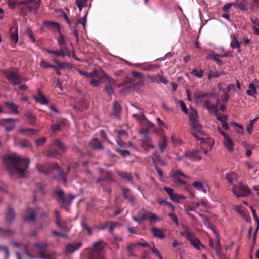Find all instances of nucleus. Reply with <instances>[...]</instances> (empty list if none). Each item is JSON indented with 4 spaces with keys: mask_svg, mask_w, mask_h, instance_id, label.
<instances>
[{
    "mask_svg": "<svg viewBox=\"0 0 259 259\" xmlns=\"http://www.w3.org/2000/svg\"><path fill=\"white\" fill-rule=\"evenodd\" d=\"M3 161L11 175H17L21 177L24 176L29 164L27 159L11 155L4 157Z\"/></svg>",
    "mask_w": 259,
    "mask_h": 259,
    "instance_id": "1",
    "label": "nucleus"
},
{
    "mask_svg": "<svg viewBox=\"0 0 259 259\" xmlns=\"http://www.w3.org/2000/svg\"><path fill=\"white\" fill-rule=\"evenodd\" d=\"M36 168L39 172H41L45 175H48L56 170L59 176L58 177L55 178L57 179L60 182L66 184L67 181L65 172L61 168L60 166L57 163H53L51 164H47L45 165H36Z\"/></svg>",
    "mask_w": 259,
    "mask_h": 259,
    "instance_id": "2",
    "label": "nucleus"
},
{
    "mask_svg": "<svg viewBox=\"0 0 259 259\" xmlns=\"http://www.w3.org/2000/svg\"><path fill=\"white\" fill-rule=\"evenodd\" d=\"M194 98L197 103L203 104L204 108H206L209 112L211 109L216 110V105H212V100L216 99L215 94L213 93H208L200 91H196L194 94Z\"/></svg>",
    "mask_w": 259,
    "mask_h": 259,
    "instance_id": "3",
    "label": "nucleus"
},
{
    "mask_svg": "<svg viewBox=\"0 0 259 259\" xmlns=\"http://www.w3.org/2000/svg\"><path fill=\"white\" fill-rule=\"evenodd\" d=\"M67 150V147L59 139H57L52 142L48 149L45 151V155L48 157L57 158Z\"/></svg>",
    "mask_w": 259,
    "mask_h": 259,
    "instance_id": "4",
    "label": "nucleus"
},
{
    "mask_svg": "<svg viewBox=\"0 0 259 259\" xmlns=\"http://www.w3.org/2000/svg\"><path fill=\"white\" fill-rule=\"evenodd\" d=\"M104 247V243L103 241L94 243L93 248L90 251L87 259H105Z\"/></svg>",
    "mask_w": 259,
    "mask_h": 259,
    "instance_id": "5",
    "label": "nucleus"
},
{
    "mask_svg": "<svg viewBox=\"0 0 259 259\" xmlns=\"http://www.w3.org/2000/svg\"><path fill=\"white\" fill-rule=\"evenodd\" d=\"M133 219L135 222L139 224L146 220H149L150 223L159 221V217L156 214L146 210L144 209H142L139 211L137 217L133 216Z\"/></svg>",
    "mask_w": 259,
    "mask_h": 259,
    "instance_id": "6",
    "label": "nucleus"
},
{
    "mask_svg": "<svg viewBox=\"0 0 259 259\" xmlns=\"http://www.w3.org/2000/svg\"><path fill=\"white\" fill-rule=\"evenodd\" d=\"M183 228L185 229L184 232H181V235L187 239L191 243V244L196 249L200 250V247H204V246L201 243L199 239L196 237L193 233L189 231V228L185 226Z\"/></svg>",
    "mask_w": 259,
    "mask_h": 259,
    "instance_id": "7",
    "label": "nucleus"
},
{
    "mask_svg": "<svg viewBox=\"0 0 259 259\" xmlns=\"http://www.w3.org/2000/svg\"><path fill=\"white\" fill-rule=\"evenodd\" d=\"M34 246L39 250V258L41 259H56L55 253L54 252H46V250L48 247V244L47 242L35 243Z\"/></svg>",
    "mask_w": 259,
    "mask_h": 259,
    "instance_id": "8",
    "label": "nucleus"
},
{
    "mask_svg": "<svg viewBox=\"0 0 259 259\" xmlns=\"http://www.w3.org/2000/svg\"><path fill=\"white\" fill-rule=\"evenodd\" d=\"M233 193L237 197H244L249 196L251 191L247 185L240 183L233 185Z\"/></svg>",
    "mask_w": 259,
    "mask_h": 259,
    "instance_id": "9",
    "label": "nucleus"
},
{
    "mask_svg": "<svg viewBox=\"0 0 259 259\" xmlns=\"http://www.w3.org/2000/svg\"><path fill=\"white\" fill-rule=\"evenodd\" d=\"M31 4V6L28 4L21 7L20 11L21 15L26 16L27 15L28 12L33 13L34 14L37 13V10L40 7V0H36L33 2Z\"/></svg>",
    "mask_w": 259,
    "mask_h": 259,
    "instance_id": "10",
    "label": "nucleus"
},
{
    "mask_svg": "<svg viewBox=\"0 0 259 259\" xmlns=\"http://www.w3.org/2000/svg\"><path fill=\"white\" fill-rule=\"evenodd\" d=\"M54 194L57 196V202L62 204H69L74 198V196L71 194L65 195L64 191L60 189H56Z\"/></svg>",
    "mask_w": 259,
    "mask_h": 259,
    "instance_id": "11",
    "label": "nucleus"
},
{
    "mask_svg": "<svg viewBox=\"0 0 259 259\" xmlns=\"http://www.w3.org/2000/svg\"><path fill=\"white\" fill-rule=\"evenodd\" d=\"M5 75L13 85L20 84L23 81L27 80L18 73L15 71H9L5 73Z\"/></svg>",
    "mask_w": 259,
    "mask_h": 259,
    "instance_id": "12",
    "label": "nucleus"
},
{
    "mask_svg": "<svg viewBox=\"0 0 259 259\" xmlns=\"http://www.w3.org/2000/svg\"><path fill=\"white\" fill-rule=\"evenodd\" d=\"M163 189L167 193L170 199L174 202H180V199H183L185 198V197L182 195H179L174 193V190L171 188L164 187Z\"/></svg>",
    "mask_w": 259,
    "mask_h": 259,
    "instance_id": "13",
    "label": "nucleus"
},
{
    "mask_svg": "<svg viewBox=\"0 0 259 259\" xmlns=\"http://www.w3.org/2000/svg\"><path fill=\"white\" fill-rule=\"evenodd\" d=\"M67 120L64 118H61L58 120L56 122L52 124L51 126V130L53 133L60 131L62 128L67 124Z\"/></svg>",
    "mask_w": 259,
    "mask_h": 259,
    "instance_id": "14",
    "label": "nucleus"
},
{
    "mask_svg": "<svg viewBox=\"0 0 259 259\" xmlns=\"http://www.w3.org/2000/svg\"><path fill=\"white\" fill-rule=\"evenodd\" d=\"M147 77L152 82L163 83L164 84H167L168 82V80L160 74H158L155 76L148 75Z\"/></svg>",
    "mask_w": 259,
    "mask_h": 259,
    "instance_id": "15",
    "label": "nucleus"
},
{
    "mask_svg": "<svg viewBox=\"0 0 259 259\" xmlns=\"http://www.w3.org/2000/svg\"><path fill=\"white\" fill-rule=\"evenodd\" d=\"M201 152V150L186 151L184 154V156L188 157L190 159H195V160H200L202 158L201 156L199 155Z\"/></svg>",
    "mask_w": 259,
    "mask_h": 259,
    "instance_id": "16",
    "label": "nucleus"
},
{
    "mask_svg": "<svg viewBox=\"0 0 259 259\" xmlns=\"http://www.w3.org/2000/svg\"><path fill=\"white\" fill-rule=\"evenodd\" d=\"M123 198L127 200L131 204H134L135 198L132 192L128 189L124 188L122 190Z\"/></svg>",
    "mask_w": 259,
    "mask_h": 259,
    "instance_id": "17",
    "label": "nucleus"
},
{
    "mask_svg": "<svg viewBox=\"0 0 259 259\" xmlns=\"http://www.w3.org/2000/svg\"><path fill=\"white\" fill-rule=\"evenodd\" d=\"M33 99L40 104H48V101L39 89L37 90V94L33 96Z\"/></svg>",
    "mask_w": 259,
    "mask_h": 259,
    "instance_id": "18",
    "label": "nucleus"
},
{
    "mask_svg": "<svg viewBox=\"0 0 259 259\" xmlns=\"http://www.w3.org/2000/svg\"><path fill=\"white\" fill-rule=\"evenodd\" d=\"M112 181H113V179L111 175L108 171L104 173L97 180L98 183L100 184L101 186H103V182L109 183Z\"/></svg>",
    "mask_w": 259,
    "mask_h": 259,
    "instance_id": "19",
    "label": "nucleus"
},
{
    "mask_svg": "<svg viewBox=\"0 0 259 259\" xmlns=\"http://www.w3.org/2000/svg\"><path fill=\"white\" fill-rule=\"evenodd\" d=\"M81 246V242L68 244L66 246V253H72L78 249Z\"/></svg>",
    "mask_w": 259,
    "mask_h": 259,
    "instance_id": "20",
    "label": "nucleus"
},
{
    "mask_svg": "<svg viewBox=\"0 0 259 259\" xmlns=\"http://www.w3.org/2000/svg\"><path fill=\"white\" fill-rule=\"evenodd\" d=\"M142 145L146 149H148L149 148L153 149L154 148L150 137L147 135L145 136L142 141Z\"/></svg>",
    "mask_w": 259,
    "mask_h": 259,
    "instance_id": "21",
    "label": "nucleus"
},
{
    "mask_svg": "<svg viewBox=\"0 0 259 259\" xmlns=\"http://www.w3.org/2000/svg\"><path fill=\"white\" fill-rule=\"evenodd\" d=\"M36 217V212L32 209L28 208L26 210V214L24 217L25 221L32 222L35 220Z\"/></svg>",
    "mask_w": 259,
    "mask_h": 259,
    "instance_id": "22",
    "label": "nucleus"
},
{
    "mask_svg": "<svg viewBox=\"0 0 259 259\" xmlns=\"http://www.w3.org/2000/svg\"><path fill=\"white\" fill-rule=\"evenodd\" d=\"M151 232L153 237L155 238H159V239H163L165 238V234L160 228L153 227L151 228Z\"/></svg>",
    "mask_w": 259,
    "mask_h": 259,
    "instance_id": "23",
    "label": "nucleus"
},
{
    "mask_svg": "<svg viewBox=\"0 0 259 259\" xmlns=\"http://www.w3.org/2000/svg\"><path fill=\"white\" fill-rule=\"evenodd\" d=\"M223 144L229 151L232 152L233 151L234 144L230 136L224 139Z\"/></svg>",
    "mask_w": 259,
    "mask_h": 259,
    "instance_id": "24",
    "label": "nucleus"
},
{
    "mask_svg": "<svg viewBox=\"0 0 259 259\" xmlns=\"http://www.w3.org/2000/svg\"><path fill=\"white\" fill-rule=\"evenodd\" d=\"M167 140L165 136L162 135L158 142V146L160 152L163 153L167 146Z\"/></svg>",
    "mask_w": 259,
    "mask_h": 259,
    "instance_id": "25",
    "label": "nucleus"
},
{
    "mask_svg": "<svg viewBox=\"0 0 259 259\" xmlns=\"http://www.w3.org/2000/svg\"><path fill=\"white\" fill-rule=\"evenodd\" d=\"M234 209L243 217L244 219L247 220L248 218H249L248 215L246 213V209L243 208L242 205H235L234 207Z\"/></svg>",
    "mask_w": 259,
    "mask_h": 259,
    "instance_id": "26",
    "label": "nucleus"
},
{
    "mask_svg": "<svg viewBox=\"0 0 259 259\" xmlns=\"http://www.w3.org/2000/svg\"><path fill=\"white\" fill-rule=\"evenodd\" d=\"M231 38L232 40L230 42L231 47L233 49H237L238 52L240 53V43L238 41L237 37L235 35H233L231 36Z\"/></svg>",
    "mask_w": 259,
    "mask_h": 259,
    "instance_id": "27",
    "label": "nucleus"
},
{
    "mask_svg": "<svg viewBox=\"0 0 259 259\" xmlns=\"http://www.w3.org/2000/svg\"><path fill=\"white\" fill-rule=\"evenodd\" d=\"M44 25L49 29H54L57 31H60V25L57 23L50 21H45L44 22Z\"/></svg>",
    "mask_w": 259,
    "mask_h": 259,
    "instance_id": "28",
    "label": "nucleus"
},
{
    "mask_svg": "<svg viewBox=\"0 0 259 259\" xmlns=\"http://www.w3.org/2000/svg\"><path fill=\"white\" fill-rule=\"evenodd\" d=\"M15 216V213L14 209L11 206H9L7 211V221L10 223L12 222L14 220Z\"/></svg>",
    "mask_w": 259,
    "mask_h": 259,
    "instance_id": "29",
    "label": "nucleus"
},
{
    "mask_svg": "<svg viewBox=\"0 0 259 259\" xmlns=\"http://www.w3.org/2000/svg\"><path fill=\"white\" fill-rule=\"evenodd\" d=\"M5 104L13 113L16 114H19L18 106L14 103L6 102Z\"/></svg>",
    "mask_w": 259,
    "mask_h": 259,
    "instance_id": "30",
    "label": "nucleus"
},
{
    "mask_svg": "<svg viewBox=\"0 0 259 259\" xmlns=\"http://www.w3.org/2000/svg\"><path fill=\"white\" fill-rule=\"evenodd\" d=\"M90 146L93 148L97 150L102 149L103 147L101 143L98 139H93L90 143Z\"/></svg>",
    "mask_w": 259,
    "mask_h": 259,
    "instance_id": "31",
    "label": "nucleus"
},
{
    "mask_svg": "<svg viewBox=\"0 0 259 259\" xmlns=\"http://www.w3.org/2000/svg\"><path fill=\"white\" fill-rule=\"evenodd\" d=\"M121 111V106L117 102H114L113 106V113L115 117L119 118Z\"/></svg>",
    "mask_w": 259,
    "mask_h": 259,
    "instance_id": "32",
    "label": "nucleus"
},
{
    "mask_svg": "<svg viewBox=\"0 0 259 259\" xmlns=\"http://www.w3.org/2000/svg\"><path fill=\"white\" fill-rule=\"evenodd\" d=\"M118 175L122 178L123 179H126L128 182L131 184L134 185V181L133 176L129 173L127 172H120L118 173Z\"/></svg>",
    "mask_w": 259,
    "mask_h": 259,
    "instance_id": "33",
    "label": "nucleus"
},
{
    "mask_svg": "<svg viewBox=\"0 0 259 259\" xmlns=\"http://www.w3.org/2000/svg\"><path fill=\"white\" fill-rule=\"evenodd\" d=\"M172 176H173V177H174L175 178H176L177 179V181L179 182H180V183L183 184V185H185L186 184L185 181H184L183 180H182L179 178L180 176H183L184 177H186V176L184 173H183L181 170H177L173 172Z\"/></svg>",
    "mask_w": 259,
    "mask_h": 259,
    "instance_id": "34",
    "label": "nucleus"
},
{
    "mask_svg": "<svg viewBox=\"0 0 259 259\" xmlns=\"http://www.w3.org/2000/svg\"><path fill=\"white\" fill-rule=\"evenodd\" d=\"M94 73L95 74V77L102 80L103 78H105L107 74L105 73L101 69L95 68L94 69Z\"/></svg>",
    "mask_w": 259,
    "mask_h": 259,
    "instance_id": "35",
    "label": "nucleus"
},
{
    "mask_svg": "<svg viewBox=\"0 0 259 259\" xmlns=\"http://www.w3.org/2000/svg\"><path fill=\"white\" fill-rule=\"evenodd\" d=\"M219 56L215 55V53L214 52H212L211 53L208 54L207 56V59H212L218 65H221L222 64L223 62L221 60H220L219 58Z\"/></svg>",
    "mask_w": 259,
    "mask_h": 259,
    "instance_id": "36",
    "label": "nucleus"
},
{
    "mask_svg": "<svg viewBox=\"0 0 259 259\" xmlns=\"http://www.w3.org/2000/svg\"><path fill=\"white\" fill-rule=\"evenodd\" d=\"M117 143L118 145V148H121V149H127V148L133 147V145L131 142L125 143L120 139L117 140Z\"/></svg>",
    "mask_w": 259,
    "mask_h": 259,
    "instance_id": "37",
    "label": "nucleus"
},
{
    "mask_svg": "<svg viewBox=\"0 0 259 259\" xmlns=\"http://www.w3.org/2000/svg\"><path fill=\"white\" fill-rule=\"evenodd\" d=\"M89 0H75V4L80 12L83 7L88 6V2Z\"/></svg>",
    "mask_w": 259,
    "mask_h": 259,
    "instance_id": "38",
    "label": "nucleus"
},
{
    "mask_svg": "<svg viewBox=\"0 0 259 259\" xmlns=\"http://www.w3.org/2000/svg\"><path fill=\"white\" fill-rule=\"evenodd\" d=\"M25 116L27 118V119L29 121L30 123L31 124H34L36 117L33 114V113L31 111H27L25 113Z\"/></svg>",
    "mask_w": 259,
    "mask_h": 259,
    "instance_id": "39",
    "label": "nucleus"
},
{
    "mask_svg": "<svg viewBox=\"0 0 259 259\" xmlns=\"http://www.w3.org/2000/svg\"><path fill=\"white\" fill-rule=\"evenodd\" d=\"M56 224L61 229L65 231H68L70 228V227L68 226L67 222L65 220H62V219L60 220L59 222H57Z\"/></svg>",
    "mask_w": 259,
    "mask_h": 259,
    "instance_id": "40",
    "label": "nucleus"
},
{
    "mask_svg": "<svg viewBox=\"0 0 259 259\" xmlns=\"http://www.w3.org/2000/svg\"><path fill=\"white\" fill-rule=\"evenodd\" d=\"M253 219L254 220V221H255L256 223V225H257V226H256V230H255V231L253 234V238H252V243H253V245H252V249L253 248V245H254L255 243V239H256V232L258 229V228H259V218L257 216L256 214L254 215L253 216Z\"/></svg>",
    "mask_w": 259,
    "mask_h": 259,
    "instance_id": "41",
    "label": "nucleus"
},
{
    "mask_svg": "<svg viewBox=\"0 0 259 259\" xmlns=\"http://www.w3.org/2000/svg\"><path fill=\"white\" fill-rule=\"evenodd\" d=\"M190 125L196 133H201V125L198 120L190 122Z\"/></svg>",
    "mask_w": 259,
    "mask_h": 259,
    "instance_id": "42",
    "label": "nucleus"
},
{
    "mask_svg": "<svg viewBox=\"0 0 259 259\" xmlns=\"http://www.w3.org/2000/svg\"><path fill=\"white\" fill-rule=\"evenodd\" d=\"M237 175L234 172L227 174L226 175V179L231 184H233L234 181L237 179Z\"/></svg>",
    "mask_w": 259,
    "mask_h": 259,
    "instance_id": "43",
    "label": "nucleus"
},
{
    "mask_svg": "<svg viewBox=\"0 0 259 259\" xmlns=\"http://www.w3.org/2000/svg\"><path fill=\"white\" fill-rule=\"evenodd\" d=\"M54 62L57 64L58 67L60 69H64L66 66L68 68H71L72 64L69 63L61 62L58 60L54 59Z\"/></svg>",
    "mask_w": 259,
    "mask_h": 259,
    "instance_id": "44",
    "label": "nucleus"
},
{
    "mask_svg": "<svg viewBox=\"0 0 259 259\" xmlns=\"http://www.w3.org/2000/svg\"><path fill=\"white\" fill-rule=\"evenodd\" d=\"M191 74L195 77L201 78L203 75V70L201 69L199 70L196 69H193L191 72Z\"/></svg>",
    "mask_w": 259,
    "mask_h": 259,
    "instance_id": "45",
    "label": "nucleus"
},
{
    "mask_svg": "<svg viewBox=\"0 0 259 259\" xmlns=\"http://www.w3.org/2000/svg\"><path fill=\"white\" fill-rule=\"evenodd\" d=\"M87 13L83 17L77 19L76 22L75 23L76 27L78 25L81 24L82 25L83 29L85 30L86 23H87Z\"/></svg>",
    "mask_w": 259,
    "mask_h": 259,
    "instance_id": "46",
    "label": "nucleus"
},
{
    "mask_svg": "<svg viewBox=\"0 0 259 259\" xmlns=\"http://www.w3.org/2000/svg\"><path fill=\"white\" fill-rule=\"evenodd\" d=\"M59 34V36L57 38L58 44L61 47H63L65 44V36L61 33V30L60 31H58Z\"/></svg>",
    "mask_w": 259,
    "mask_h": 259,
    "instance_id": "47",
    "label": "nucleus"
},
{
    "mask_svg": "<svg viewBox=\"0 0 259 259\" xmlns=\"http://www.w3.org/2000/svg\"><path fill=\"white\" fill-rule=\"evenodd\" d=\"M249 89L246 91V94L249 96H253L256 93L255 85L253 83L249 84Z\"/></svg>",
    "mask_w": 259,
    "mask_h": 259,
    "instance_id": "48",
    "label": "nucleus"
},
{
    "mask_svg": "<svg viewBox=\"0 0 259 259\" xmlns=\"http://www.w3.org/2000/svg\"><path fill=\"white\" fill-rule=\"evenodd\" d=\"M116 151L120 153L122 157H126L131 155V152L128 150L121 148H117Z\"/></svg>",
    "mask_w": 259,
    "mask_h": 259,
    "instance_id": "49",
    "label": "nucleus"
},
{
    "mask_svg": "<svg viewBox=\"0 0 259 259\" xmlns=\"http://www.w3.org/2000/svg\"><path fill=\"white\" fill-rule=\"evenodd\" d=\"M192 186L197 189L198 191H202L204 193H206V190L204 188L202 183L199 182H194Z\"/></svg>",
    "mask_w": 259,
    "mask_h": 259,
    "instance_id": "50",
    "label": "nucleus"
},
{
    "mask_svg": "<svg viewBox=\"0 0 259 259\" xmlns=\"http://www.w3.org/2000/svg\"><path fill=\"white\" fill-rule=\"evenodd\" d=\"M26 34L29 37L31 41L33 43L36 42V40L34 36V33L30 28H27L26 30Z\"/></svg>",
    "mask_w": 259,
    "mask_h": 259,
    "instance_id": "51",
    "label": "nucleus"
},
{
    "mask_svg": "<svg viewBox=\"0 0 259 259\" xmlns=\"http://www.w3.org/2000/svg\"><path fill=\"white\" fill-rule=\"evenodd\" d=\"M217 53H215V55L218 56L219 57H228L229 56V53H225V50L220 48L217 50Z\"/></svg>",
    "mask_w": 259,
    "mask_h": 259,
    "instance_id": "52",
    "label": "nucleus"
},
{
    "mask_svg": "<svg viewBox=\"0 0 259 259\" xmlns=\"http://www.w3.org/2000/svg\"><path fill=\"white\" fill-rule=\"evenodd\" d=\"M14 232L9 230H4L0 228V234L3 237H10L13 234Z\"/></svg>",
    "mask_w": 259,
    "mask_h": 259,
    "instance_id": "53",
    "label": "nucleus"
},
{
    "mask_svg": "<svg viewBox=\"0 0 259 259\" xmlns=\"http://www.w3.org/2000/svg\"><path fill=\"white\" fill-rule=\"evenodd\" d=\"M213 232L217 235L214 249H215V251L217 252H218L221 250V243H220V238L218 237V235L217 234V233L214 230H213Z\"/></svg>",
    "mask_w": 259,
    "mask_h": 259,
    "instance_id": "54",
    "label": "nucleus"
},
{
    "mask_svg": "<svg viewBox=\"0 0 259 259\" xmlns=\"http://www.w3.org/2000/svg\"><path fill=\"white\" fill-rule=\"evenodd\" d=\"M231 125L232 126H234V127H237V128L236 129V131L238 133L241 134H243V126L242 125H240V124H238L236 122H233L231 123Z\"/></svg>",
    "mask_w": 259,
    "mask_h": 259,
    "instance_id": "55",
    "label": "nucleus"
},
{
    "mask_svg": "<svg viewBox=\"0 0 259 259\" xmlns=\"http://www.w3.org/2000/svg\"><path fill=\"white\" fill-rule=\"evenodd\" d=\"M81 227L83 228V230L86 231L89 235L91 236L93 234V232L91 228L88 226V225L85 224L84 222H82L81 223Z\"/></svg>",
    "mask_w": 259,
    "mask_h": 259,
    "instance_id": "56",
    "label": "nucleus"
},
{
    "mask_svg": "<svg viewBox=\"0 0 259 259\" xmlns=\"http://www.w3.org/2000/svg\"><path fill=\"white\" fill-rule=\"evenodd\" d=\"M192 135L197 140H199L201 141L200 142L201 144H205V143L207 144L209 142V139L199 138L196 133H192Z\"/></svg>",
    "mask_w": 259,
    "mask_h": 259,
    "instance_id": "57",
    "label": "nucleus"
},
{
    "mask_svg": "<svg viewBox=\"0 0 259 259\" xmlns=\"http://www.w3.org/2000/svg\"><path fill=\"white\" fill-rule=\"evenodd\" d=\"M66 56L68 57L71 56V52L67 48L61 49V53H60V56L64 57Z\"/></svg>",
    "mask_w": 259,
    "mask_h": 259,
    "instance_id": "58",
    "label": "nucleus"
},
{
    "mask_svg": "<svg viewBox=\"0 0 259 259\" xmlns=\"http://www.w3.org/2000/svg\"><path fill=\"white\" fill-rule=\"evenodd\" d=\"M45 137H41L35 140V143L36 146L39 147L42 146L46 142Z\"/></svg>",
    "mask_w": 259,
    "mask_h": 259,
    "instance_id": "59",
    "label": "nucleus"
},
{
    "mask_svg": "<svg viewBox=\"0 0 259 259\" xmlns=\"http://www.w3.org/2000/svg\"><path fill=\"white\" fill-rule=\"evenodd\" d=\"M11 39L12 40L15 41V43H17L18 40V27L16 28L15 31L14 32H11Z\"/></svg>",
    "mask_w": 259,
    "mask_h": 259,
    "instance_id": "60",
    "label": "nucleus"
},
{
    "mask_svg": "<svg viewBox=\"0 0 259 259\" xmlns=\"http://www.w3.org/2000/svg\"><path fill=\"white\" fill-rule=\"evenodd\" d=\"M19 145L22 148L28 147L30 146L29 142L25 139L21 140L19 142Z\"/></svg>",
    "mask_w": 259,
    "mask_h": 259,
    "instance_id": "61",
    "label": "nucleus"
},
{
    "mask_svg": "<svg viewBox=\"0 0 259 259\" xmlns=\"http://www.w3.org/2000/svg\"><path fill=\"white\" fill-rule=\"evenodd\" d=\"M247 2L245 0H243V1H241L240 2H239L238 5H237V6L238 7L242 10H246L247 9Z\"/></svg>",
    "mask_w": 259,
    "mask_h": 259,
    "instance_id": "62",
    "label": "nucleus"
},
{
    "mask_svg": "<svg viewBox=\"0 0 259 259\" xmlns=\"http://www.w3.org/2000/svg\"><path fill=\"white\" fill-rule=\"evenodd\" d=\"M40 66L41 68H53L55 66L51 65L45 61L42 60L40 63Z\"/></svg>",
    "mask_w": 259,
    "mask_h": 259,
    "instance_id": "63",
    "label": "nucleus"
},
{
    "mask_svg": "<svg viewBox=\"0 0 259 259\" xmlns=\"http://www.w3.org/2000/svg\"><path fill=\"white\" fill-rule=\"evenodd\" d=\"M178 103L180 104L181 110L185 113H188V109L185 102L182 100H179Z\"/></svg>",
    "mask_w": 259,
    "mask_h": 259,
    "instance_id": "64",
    "label": "nucleus"
}]
</instances>
